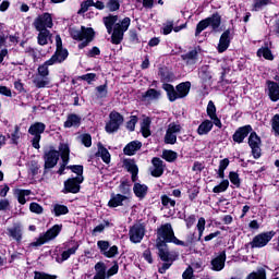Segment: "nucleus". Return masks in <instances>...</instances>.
Segmentation results:
<instances>
[{
	"label": "nucleus",
	"mask_w": 279,
	"mask_h": 279,
	"mask_svg": "<svg viewBox=\"0 0 279 279\" xmlns=\"http://www.w3.org/2000/svg\"><path fill=\"white\" fill-rule=\"evenodd\" d=\"M213 271H221L226 267V251H222L217 257L211 259Z\"/></svg>",
	"instance_id": "22"
},
{
	"label": "nucleus",
	"mask_w": 279,
	"mask_h": 279,
	"mask_svg": "<svg viewBox=\"0 0 279 279\" xmlns=\"http://www.w3.org/2000/svg\"><path fill=\"white\" fill-rule=\"evenodd\" d=\"M199 77L203 82H210L213 80V72H210V68L208 65H203L201 68Z\"/></svg>",
	"instance_id": "41"
},
{
	"label": "nucleus",
	"mask_w": 279,
	"mask_h": 279,
	"mask_svg": "<svg viewBox=\"0 0 279 279\" xmlns=\"http://www.w3.org/2000/svg\"><path fill=\"white\" fill-rule=\"evenodd\" d=\"M160 199H161V206H163V208H169V206L171 208H175V199H172L167 194L161 195Z\"/></svg>",
	"instance_id": "48"
},
{
	"label": "nucleus",
	"mask_w": 279,
	"mask_h": 279,
	"mask_svg": "<svg viewBox=\"0 0 279 279\" xmlns=\"http://www.w3.org/2000/svg\"><path fill=\"white\" fill-rule=\"evenodd\" d=\"M94 269H95L96 274L107 276L108 267L106 266V263H104V262L96 263L95 266H94Z\"/></svg>",
	"instance_id": "60"
},
{
	"label": "nucleus",
	"mask_w": 279,
	"mask_h": 279,
	"mask_svg": "<svg viewBox=\"0 0 279 279\" xmlns=\"http://www.w3.org/2000/svg\"><path fill=\"white\" fill-rule=\"evenodd\" d=\"M230 28L226 29L219 39V44L217 46L218 53H225V51H228V48L230 47V43H232V37Z\"/></svg>",
	"instance_id": "17"
},
{
	"label": "nucleus",
	"mask_w": 279,
	"mask_h": 279,
	"mask_svg": "<svg viewBox=\"0 0 279 279\" xmlns=\"http://www.w3.org/2000/svg\"><path fill=\"white\" fill-rule=\"evenodd\" d=\"M45 130H47V125L43 122H34L28 128V134L34 136L31 141L32 147H34V149H40V141L43 138V134H45Z\"/></svg>",
	"instance_id": "5"
},
{
	"label": "nucleus",
	"mask_w": 279,
	"mask_h": 279,
	"mask_svg": "<svg viewBox=\"0 0 279 279\" xmlns=\"http://www.w3.org/2000/svg\"><path fill=\"white\" fill-rule=\"evenodd\" d=\"M230 186V181L228 179L222 180L218 185L214 186L213 193H226Z\"/></svg>",
	"instance_id": "42"
},
{
	"label": "nucleus",
	"mask_w": 279,
	"mask_h": 279,
	"mask_svg": "<svg viewBox=\"0 0 279 279\" xmlns=\"http://www.w3.org/2000/svg\"><path fill=\"white\" fill-rule=\"evenodd\" d=\"M151 163L154 166V169L150 171V174L153 178H162L165 173V165L162 159L160 157H154L151 159Z\"/></svg>",
	"instance_id": "19"
},
{
	"label": "nucleus",
	"mask_w": 279,
	"mask_h": 279,
	"mask_svg": "<svg viewBox=\"0 0 279 279\" xmlns=\"http://www.w3.org/2000/svg\"><path fill=\"white\" fill-rule=\"evenodd\" d=\"M39 34L37 36V43L41 47H45V45H49V40H51V37L53 36L51 34V31L49 29H44V31H38Z\"/></svg>",
	"instance_id": "30"
},
{
	"label": "nucleus",
	"mask_w": 279,
	"mask_h": 279,
	"mask_svg": "<svg viewBox=\"0 0 279 279\" xmlns=\"http://www.w3.org/2000/svg\"><path fill=\"white\" fill-rule=\"evenodd\" d=\"M167 243H173L174 245H181V247H189V244L186 242L178 239L175 236V231H173V227L171 223L167 222L165 225H161L157 229V240H156V247H169Z\"/></svg>",
	"instance_id": "1"
},
{
	"label": "nucleus",
	"mask_w": 279,
	"mask_h": 279,
	"mask_svg": "<svg viewBox=\"0 0 279 279\" xmlns=\"http://www.w3.org/2000/svg\"><path fill=\"white\" fill-rule=\"evenodd\" d=\"M161 158L166 160V162H175V160H178V153L171 149H165Z\"/></svg>",
	"instance_id": "38"
},
{
	"label": "nucleus",
	"mask_w": 279,
	"mask_h": 279,
	"mask_svg": "<svg viewBox=\"0 0 279 279\" xmlns=\"http://www.w3.org/2000/svg\"><path fill=\"white\" fill-rule=\"evenodd\" d=\"M266 86L270 101H279V83L271 80H267Z\"/></svg>",
	"instance_id": "18"
},
{
	"label": "nucleus",
	"mask_w": 279,
	"mask_h": 279,
	"mask_svg": "<svg viewBox=\"0 0 279 279\" xmlns=\"http://www.w3.org/2000/svg\"><path fill=\"white\" fill-rule=\"evenodd\" d=\"M34 279H58V276L50 275V274H47L45 271L35 270L34 271Z\"/></svg>",
	"instance_id": "57"
},
{
	"label": "nucleus",
	"mask_w": 279,
	"mask_h": 279,
	"mask_svg": "<svg viewBox=\"0 0 279 279\" xmlns=\"http://www.w3.org/2000/svg\"><path fill=\"white\" fill-rule=\"evenodd\" d=\"M252 130H253V128L251 124H246V125L238 128L232 135V141L234 143H238V145H241V143H243L245 141V138H247V136H250Z\"/></svg>",
	"instance_id": "15"
},
{
	"label": "nucleus",
	"mask_w": 279,
	"mask_h": 279,
	"mask_svg": "<svg viewBox=\"0 0 279 279\" xmlns=\"http://www.w3.org/2000/svg\"><path fill=\"white\" fill-rule=\"evenodd\" d=\"M131 23L132 20L130 17H124L120 23H117L114 26L125 33L128 32V29H130Z\"/></svg>",
	"instance_id": "53"
},
{
	"label": "nucleus",
	"mask_w": 279,
	"mask_h": 279,
	"mask_svg": "<svg viewBox=\"0 0 279 279\" xmlns=\"http://www.w3.org/2000/svg\"><path fill=\"white\" fill-rule=\"evenodd\" d=\"M66 169L72 171V173H76V178H84V166L82 165H72L68 166Z\"/></svg>",
	"instance_id": "51"
},
{
	"label": "nucleus",
	"mask_w": 279,
	"mask_h": 279,
	"mask_svg": "<svg viewBox=\"0 0 279 279\" xmlns=\"http://www.w3.org/2000/svg\"><path fill=\"white\" fill-rule=\"evenodd\" d=\"M158 250V257L162 263H175V255L171 254L165 246H156Z\"/></svg>",
	"instance_id": "25"
},
{
	"label": "nucleus",
	"mask_w": 279,
	"mask_h": 279,
	"mask_svg": "<svg viewBox=\"0 0 279 279\" xmlns=\"http://www.w3.org/2000/svg\"><path fill=\"white\" fill-rule=\"evenodd\" d=\"M9 236L14 239L17 243L23 241V230L21 229V225H16L13 228L8 229Z\"/></svg>",
	"instance_id": "33"
},
{
	"label": "nucleus",
	"mask_w": 279,
	"mask_h": 279,
	"mask_svg": "<svg viewBox=\"0 0 279 279\" xmlns=\"http://www.w3.org/2000/svg\"><path fill=\"white\" fill-rule=\"evenodd\" d=\"M62 232V225H54L48 229L45 233H40L35 242L29 244V247H40L49 241H53Z\"/></svg>",
	"instance_id": "3"
},
{
	"label": "nucleus",
	"mask_w": 279,
	"mask_h": 279,
	"mask_svg": "<svg viewBox=\"0 0 279 279\" xmlns=\"http://www.w3.org/2000/svg\"><path fill=\"white\" fill-rule=\"evenodd\" d=\"M69 34L72 40H76L77 43H82V40H95V28L81 26L80 29L77 27L69 28Z\"/></svg>",
	"instance_id": "4"
},
{
	"label": "nucleus",
	"mask_w": 279,
	"mask_h": 279,
	"mask_svg": "<svg viewBox=\"0 0 279 279\" xmlns=\"http://www.w3.org/2000/svg\"><path fill=\"white\" fill-rule=\"evenodd\" d=\"M196 228L198 230L197 241H201V243H202L203 242L202 236H204V231L206 230V219L204 217H201L198 219Z\"/></svg>",
	"instance_id": "46"
},
{
	"label": "nucleus",
	"mask_w": 279,
	"mask_h": 279,
	"mask_svg": "<svg viewBox=\"0 0 279 279\" xmlns=\"http://www.w3.org/2000/svg\"><path fill=\"white\" fill-rule=\"evenodd\" d=\"M190 202H195L197 195H199V186L194 185L191 190L187 191Z\"/></svg>",
	"instance_id": "64"
},
{
	"label": "nucleus",
	"mask_w": 279,
	"mask_h": 279,
	"mask_svg": "<svg viewBox=\"0 0 279 279\" xmlns=\"http://www.w3.org/2000/svg\"><path fill=\"white\" fill-rule=\"evenodd\" d=\"M74 244L72 247L68 248L66 251H63L61 254V263H64V260H69L77 250H80V242L72 241Z\"/></svg>",
	"instance_id": "35"
},
{
	"label": "nucleus",
	"mask_w": 279,
	"mask_h": 279,
	"mask_svg": "<svg viewBox=\"0 0 279 279\" xmlns=\"http://www.w3.org/2000/svg\"><path fill=\"white\" fill-rule=\"evenodd\" d=\"M206 112L213 123V128L216 125V128L221 130V128H223V123H221V119L217 116V106H215L213 100L208 101Z\"/></svg>",
	"instance_id": "16"
},
{
	"label": "nucleus",
	"mask_w": 279,
	"mask_h": 279,
	"mask_svg": "<svg viewBox=\"0 0 279 279\" xmlns=\"http://www.w3.org/2000/svg\"><path fill=\"white\" fill-rule=\"evenodd\" d=\"M128 199V196L123 194H114L111 193V198L109 199L107 206L109 208H119V206H123V202Z\"/></svg>",
	"instance_id": "26"
},
{
	"label": "nucleus",
	"mask_w": 279,
	"mask_h": 279,
	"mask_svg": "<svg viewBox=\"0 0 279 279\" xmlns=\"http://www.w3.org/2000/svg\"><path fill=\"white\" fill-rule=\"evenodd\" d=\"M95 5V0H85L81 3V8L77 11V14H86L88 8H93Z\"/></svg>",
	"instance_id": "54"
},
{
	"label": "nucleus",
	"mask_w": 279,
	"mask_h": 279,
	"mask_svg": "<svg viewBox=\"0 0 279 279\" xmlns=\"http://www.w3.org/2000/svg\"><path fill=\"white\" fill-rule=\"evenodd\" d=\"M271 128L275 132V136H279V113H276L271 118Z\"/></svg>",
	"instance_id": "63"
},
{
	"label": "nucleus",
	"mask_w": 279,
	"mask_h": 279,
	"mask_svg": "<svg viewBox=\"0 0 279 279\" xmlns=\"http://www.w3.org/2000/svg\"><path fill=\"white\" fill-rule=\"evenodd\" d=\"M123 167L126 169L128 173H134L138 171V166L136 165V160L134 159H124Z\"/></svg>",
	"instance_id": "39"
},
{
	"label": "nucleus",
	"mask_w": 279,
	"mask_h": 279,
	"mask_svg": "<svg viewBox=\"0 0 279 279\" xmlns=\"http://www.w3.org/2000/svg\"><path fill=\"white\" fill-rule=\"evenodd\" d=\"M158 75L162 84H169V82H173V80H175V74H173V72L165 71L162 68L159 69Z\"/></svg>",
	"instance_id": "36"
},
{
	"label": "nucleus",
	"mask_w": 279,
	"mask_h": 279,
	"mask_svg": "<svg viewBox=\"0 0 279 279\" xmlns=\"http://www.w3.org/2000/svg\"><path fill=\"white\" fill-rule=\"evenodd\" d=\"M145 238V225L143 223H135L130 227L129 230V239L131 243H141Z\"/></svg>",
	"instance_id": "14"
},
{
	"label": "nucleus",
	"mask_w": 279,
	"mask_h": 279,
	"mask_svg": "<svg viewBox=\"0 0 279 279\" xmlns=\"http://www.w3.org/2000/svg\"><path fill=\"white\" fill-rule=\"evenodd\" d=\"M181 58L186 62V64H197L199 61V52H197V49H193L187 53L182 54Z\"/></svg>",
	"instance_id": "29"
},
{
	"label": "nucleus",
	"mask_w": 279,
	"mask_h": 279,
	"mask_svg": "<svg viewBox=\"0 0 279 279\" xmlns=\"http://www.w3.org/2000/svg\"><path fill=\"white\" fill-rule=\"evenodd\" d=\"M265 47H262L257 50L256 56L257 58H264L265 60L274 61V53L271 52V49H269V44L265 43Z\"/></svg>",
	"instance_id": "31"
},
{
	"label": "nucleus",
	"mask_w": 279,
	"mask_h": 279,
	"mask_svg": "<svg viewBox=\"0 0 279 279\" xmlns=\"http://www.w3.org/2000/svg\"><path fill=\"white\" fill-rule=\"evenodd\" d=\"M49 66H53V63L50 61V59L38 66L37 73L44 80L35 78L33 81V84H35L36 88H47V86H49V80H47V77H49Z\"/></svg>",
	"instance_id": "8"
},
{
	"label": "nucleus",
	"mask_w": 279,
	"mask_h": 279,
	"mask_svg": "<svg viewBox=\"0 0 279 279\" xmlns=\"http://www.w3.org/2000/svg\"><path fill=\"white\" fill-rule=\"evenodd\" d=\"M44 175H47L49 173L50 169H53L58 161L60 160V151H58L53 146H50L49 150L44 151Z\"/></svg>",
	"instance_id": "6"
},
{
	"label": "nucleus",
	"mask_w": 279,
	"mask_h": 279,
	"mask_svg": "<svg viewBox=\"0 0 279 279\" xmlns=\"http://www.w3.org/2000/svg\"><path fill=\"white\" fill-rule=\"evenodd\" d=\"M123 36H125V32L114 26L113 32L111 34V44L121 45V43H123Z\"/></svg>",
	"instance_id": "34"
},
{
	"label": "nucleus",
	"mask_w": 279,
	"mask_h": 279,
	"mask_svg": "<svg viewBox=\"0 0 279 279\" xmlns=\"http://www.w3.org/2000/svg\"><path fill=\"white\" fill-rule=\"evenodd\" d=\"M248 134L250 135L247 138V144L248 147L251 148V154L255 160H258V158L263 156V149L260 148V146L263 145V140L260 138V136H258V133H256L254 129Z\"/></svg>",
	"instance_id": "9"
},
{
	"label": "nucleus",
	"mask_w": 279,
	"mask_h": 279,
	"mask_svg": "<svg viewBox=\"0 0 279 279\" xmlns=\"http://www.w3.org/2000/svg\"><path fill=\"white\" fill-rule=\"evenodd\" d=\"M165 143L166 145H175V143H178V135L166 131Z\"/></svg>",
	"instance_id": "61"
},
{
	"label": "nucleus",
	"mask_w": 279,
	"mask_h": 279,
	"mask_svg": "<svg viewBox=\"0 0 279 279\" xmlns=\"http://www.w3.org/2000/svg\"><path fill=\"white\" fill-rule=\"evenodd\" d=\"M205 21H207V25L211 27L213 32H219V27H221V14L219 12L213 13Z\"/></svg>",
	"instance_id": "24"
},
{
	"label": "nucleus",
	"mask_w": 279,
	"mask_h": 279,
	"mask_svg": "<svg viewBox=\"0 0 279 279\" xmlns=\"http://www.w3.org/2000/svg\"><path fill=\"white\" fill-rule=\"evenodd\" d=\"M274 236H276V231L262 232L255 235L248 245H251L252 250L266 247Z\"/></svg>",
	"instance_id": "10"
},
{
	"label": "nucleus",
	"mask_w": 279,
	"mask_h": 279,
	"mask_svg": "<svg viewBox=\"0 0 279 279\" xmlns=\"http://www.w3.org/2000/svg\"><path fill=\"white\" fill-rule=\"evenodd\" d=\"M69 58V50L66 48L56 49L54 53L49 59L53 64H62Z\"/></svg>",
	"instance_id": "21"
},
{
	"label": "nucleus",
	"mask_w": 279,
	"mask_h": 279,
	"mask_svg": "<svg viewBox=\"0 0 279 279\" xmlns=\"http://www.w3.org/2000/svg\"><path fill=\"white\" fill-rule=\"evenodd\" d=\"M33 25L37 32H43L47 28L51 29V27H53V17L51 13H43L35 19Z\"/></svg>",
	"instance_id": "13"
},
{
	"label": "nucleus",
	"mask_w": 279,
	"mask_h": 279,
	"mask_svg": "<svg viewBox=\"0 0 279 279\" xmlns=\"http://www.w3.org/2000/svg\"><path fill=\"white\" fill-rule=\"evenodd\" d=\"M213 131V121L206 119L197 128L198 136H205Z\"/></svg>",
	"instance_id": "32"
},
{
	"label": "nucleus",
	"mask_w": 279,
	"mask_h": 279,
	"mask_svg": "<svg viewBox=\"0 0 279 279\" xmlns=\"http://www.w3.org/2000/svg\"><path fill=\"white\" fill-rule=\"evenodd\" d=\"M208 22L206 21V19L201 20L197 25H196V29H195V36H199V34H202V32H204V29H208Z\"/></svg>",
	"instance_id": "58"
},
{
	"label": "nucleus",
	"mask_w": 279,
	"mask_h": 279,
	"mask_svg": "<svg viewBox=\"0 0 279 279\" xmlns=\"http://www.w3.org/2000/svg\"><path fill=\"white\" fill-rule=\"evenodd\" d=\"M133 193L138 199H145L147 193H149V187L146 184L134 183Z\"/></svg>",
	"instance_id": "27"
},
{
	"label": "nucleus",
	"mask_w": 279,
	"mask_h": 279,
	"mask_svg": "<svg viewBox=\"0 0 279 279\" xmlns=\"http://www.w3.org/2000/svg\"><path fill=\"white\" fill-rule=\"evenodd\" d=\"M143 147V143L141 141H132L126 144L123 148L124 156H135L136 151H138Z\"/></svg>",
	"instance_id": "23"
},
{
	"label": "nucleus",
	"mask_w": 279,
	"mask_h": 279,
	"mask_svg": "<svg viewBox=\"0 0 279 279\" xmlns=\"http://www.w3.org/2000/svg\"><path fill=\"white\" fill-rule=\"evenodd\" d=\"M137 123H138V117L131 116L130 121L126 122V130H129V132H134V130H136Z\"/></svg>",
	"instance_id": "59"
},
{
	"label": "nucleus",
	"mask_w": 279,
	"mask_h": 279,
	"mask_svg": "<svg viewBox=\"0 0 279 279\" xmlns=\"http://www.w3.org/2000/svg\"><path fill=\"white\" fill-rule=\"evenodd\" d=\"M97 247L105 258H114L116 256H119V246H110V242L107 240H99L97 242Z\"/></svg>",
	"instance_id": "12"
},
{
	"label": "nucleus",
	"mask_w": 279,
	"mask_h": 279,
	"mask_svg": "<svg viewBox=\"0 0 279 279\" xmlns=\"http://www.w3.org/2000/svg\"><path fill=\"white\" fill-rule=\"evenodd\" d=\"M105 27H114L117 21H119V15H108L102 19Z\"/></svg>",
	"instance_id": "50"
},
{
	"label": "nucleus",
	"mask_w": 279,
	"mask_h": 279,
	"mask_svg": "<svg viewBox=\"0 0 279 279\" xmlns=\"http://www.w3.org/2000/svg\"><path fill=\"white\" fill-rule=\"evenodd\" d=\"M82 125V116L77 113H69L66 117V121L63 123V128L71 129L74 128L77 130Z\"/></svg>",
	"instance_id": "20"
},
{
	"label": "nucleus",
	"mask_w": 279,
	"mask_h": 279,
	"mask_svg": "<svg viewBox=\"0 0 279 279\" xmlns=\"http://www.w3.org/2000/svg\"><path fill=\"white\" fill-rule=\"evenodd\" d=\"M161 88L166 90L168 101L173 104V101H178V99L189 97V93H191V82L179 83L175 87L170 83H165L161 85Z\"/></svg>",
	"instance_id": "2"
},
{
	"label": "nucleus",
	"mask_w": 279,
	"mask_h": 279,
	"mask_svg": "<svg viewBox=\"0 0 279 279\" xmlns=\"http://www.w3.org/2000/svg\"><path fill=\"white\" fill-rule=\"evenodd\" d=\"M58 151L60 158H71V148L69 147V144L60 143Z\"/></svg>",
	"instance_id": "44"
},
{
	"label": "nucleus",
	"mask_w": 279,
	"mask_h": 279,
	"mask_svg": "<svg viewBox=\"0 0 279 279\" xmlns=\"http://www.w3.org/2000/svg\"><path fill=\"white\" fill-rule=\"evenodd\" d=\"M97 90V97L99 99H106V97H108V84L105 83L104 85L97 86L96 87Z\"/></svg>",
	"instance_id": "55"
},
{
	"label": "nucleus",
	"mask_w": 279,
	"mask_h": 279,
	"mask_svg": "<svg viewBox=\"0 0 279 279\" xmlns=\"http://www.w3.org/2000/svg\"><path fill=\"white\" fill-rule=\"evenodd\" d=\"M274 3L271 0H254L252 4V12H259L266 5H271Z\"/></svg>",
	"instance_id": "40"
},
{
	"label": "nucleus",
	"mask_w": 279,
	"mask_h": 279,
	"mask_svg": "<svg viewBox=\"0 0 279 279\" xmlns=\"http://www.w3.org/2000/svg\"><path fill=\"white\" fill-rule=\"evenodd\" d=\"M229 180H230L231 184H233L235 186V189H241V178L239 177V172L230 171Z\"/></svg>",
	"instance_id": "49"
},
{
	"label": "nucleus",
	"mask_w": 279,
	"mask_h": 279,
	"mask_svg": "<svg viewBox=\"0 0 279 279\" xmlns=\"http://www.w3.org/2000/svg\"><path fill=\"white\" fill-rule=\"evenodd\" d=\"M130 186H132V184H130L129 180H124L121 181L120 185H119V190L122 193V195H130V193H132V190L130 189Z\"/></svg>",
	"instance_id": "52"
},
{
	"label": "nucleus",
	"mask_w": 279,
	"mask_h": 279,
	"mask_svg": "<svg viewBox=\"0 0 279 279\" xmlns=\"http://www.w3.org/2000/svg\"><path fill=\"white\" fill-rule=\"evenodd\" d=\"M84 182V177H74V178H69L68 180L64 181L63 183V191L62 193L69 194L72 193L73 195L80 193L82 189V183Z\"/></svg>",
	"instance_id": "11"
},
{
	"label": "nucleus",
	"mask_w": 279,
	"mask_h": 279,
	"mask_svg": "<svg viewBox=\"0 0 279 279\" xmlns=\"http://www.w3.org/2000/svg\"><path fill=\"white\" fill-rule=\"evenodd\" d=\"M245 279H267V270L259 268L257 271L248 274Z\"/></svg>",
	"instance_id": "43"
},
{
	"label": "nucleus",
	"mask_w": 279,
	"mask_h": 279,
	"mask_svg": "<svg viewBox=\"0 0 279 279\" xmlns=\"http://www.w3.org/2000/svg\"><path fill=\"white\" fill-rule=\"evenodd\" d=\"M119 274V262L113 260L112 267L107 270V279Z\"/></svg>",
	"instance_id": "62"
},
{
	"label": "nucleus",
	"mask_w": 279,
	"mask_h": 279,
	"mask_svg": "<svg viewBox=\"0 0 279 279\" xmlns=\"http://www.w3.org/2000/svg\"><path fill=\"white\" fill-rule=\"evenodd\" d=\"M32 195V190H19L17 193V202L22 206H25L27 204V199L25 197Z\"/></svg>",
	"instance_id": "45"
},
{
	"label": "nucleus",
	"mask_w": 279,
	"mask_h": 279,
	"mask_svg": "<svg viewBox=\"0 0 279 279\" xmlns=\"http://www.w3.org/2000/svg\"><path fill=\"white\" fill-rule=\"evenodd\" d=\"M96 157L101 158L105 165H110V160H111L110 151H108V148H106L105 145L101 143H98V151L96 153Z\"/></svg>",
	"instance_id": "28"
},
{
	"label": "nucleus",
	"mask_w": 279,
	"mask_h": 279,
	"mask_svg": "<svg viewBox=\"0 0 279 279\" xmlns=\"http://www.w3.org/2000/svg\"><path fill=\"white\" fill-rule=\"evenodd\" d=\"M51 213L54 217H62V215H69V207L66 205L54 204Z\"/></svg>",
	"instance_id": "37"
},
{
	"label": "nucleus",
	"mask_w": 279,
	"mask_h": 279,
	"mask_svg": "<svg viewBox=\"0 0 279 279\" xmlns=\"http://www.w3.org/2000/svg\"><path fill=\"white\" fill-rule=\"evenodd\" d=\"M106 8L109 12H117L121 8V2L119 0H108Z\"/></svg>",
	"instance_id": "56"
},
{
	"label": "nucleus",
	"mask_w": 279,
	"mask_h": 279,
	"mask_svg": "<svg viewBox=\"0 0 279 279\" xmlns=\"http://www.w3.org/2000/svg\"><path fill=\"white\" fill-rule=\"evenodd\" d=\"M143 99H160V92L158 89L149 88L143 95Z\"/></svg>",
	"instance_id": "47"
},
{
	"label": "nucleus",
	"mask_w": 279,
	"mask_h": 279,
	"mask_svg": "<svg viewBox=\"0 0 279 279\" xmlns=\"http://www.w3.org/2000/svg\"><path fill=\"white\" fill-rule=\"evenodd\" d=\"M124 121L123 114L113 110L109 113V121L105 125V131L107 134H114V132H119Z\"/></svg>",
	"instance_id": "7"
}]
</instances>
